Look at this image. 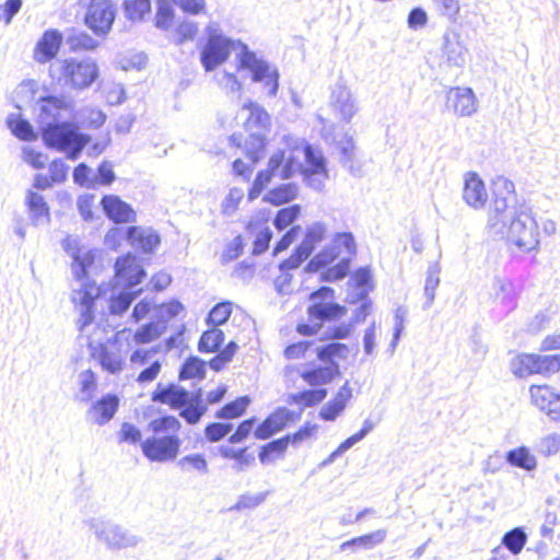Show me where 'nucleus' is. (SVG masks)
Returning a JSON list of instances; mask_svg holds the SVG:
<instances>
[{"mask_svg": "<svg viewBox=\"0 0 560 560\" xmlns=\"http://www.w3.org/2000/svg\"><path fill=\"white\" fill-rule=\"evenodd\" d=\"M488 226L495 234H503L506 229V238L522 250L530 252L539 244L530 208L518 202L514 183L505 177L493 182V206Z\"/></svg>", "mask_w": 560, "mask_h": 560, "instance_id": "1", "label": "nucleus"}, {"mask_svg": "<svg viewBox=\"0 0 560 560\" xmlns=\"http://www.w3.org/2000/svg\"><path fill=\"white\" fill-rule=\"evenodd\" d=\"M37 110V121L45 145L65 153L70 161H77L92 137L80 131L71 119V100L57 95L40 96Z\"/></svg>", "mask_w": 560, "mask_h": 560, "instance_id": "2", "label": "nucleus"}, {"mask_svg": "<svg viewBox=\"0 0 560 560\" xmlns=\"http://www.w3.org/2000/svg\"><path fill=\"white\" fill-rule=\"evenodd\" d=\"M358 253L355 237L350 231L336 232L330 242L308 259L305 273H318L320 282L336 283L350 275Z\"/></svg>", "mask_w": 560, "mask_h": 560, "instance_id": "3", "label": "nucleus"}, {"mask_svg": "<svg viewBox=\"0 0 560 560\" xmlns=\"http://www.w3.org/2000/svg\"><path fill=\"white\" fill-rule=\"evenodd\" d=\"M152 435L141 442L143 456L152 463L173 462L177 458L183 444L178 432L180 421L172 415H165L149 422Z\"/></svg>", "mask_w": 560, "mask_h": 560, "instance_id": "4", "label": "nucleus"}, {"mask_svg": "<svg viewBox=\"0 0 560 560\" xmlns=\"http://www.w3.org/2000/svg\"><path fill=\"white\" fill-rule=\"evenodd\" d=\"M335 290L328 285H322L308 294L311 304L306 308L307 322L296 325V331L301 336H315L324 327L326 322H336L347 314V307L334 301Z\"/></svg>", "mask_w": 560, "mask_h": 560, "instance_id": "5", "label": "nucleus"}, {"mask_svg": "<svg viewBox=\"0 0 560 560\" xmlns=\"http://www.w3.org/2000/svg\"><path fill=\"white\" fill-rule=\"evenodd\" d=\"M244 45L241 39L226 36L219 23L210 22L197 43L200 63L206 72H212L228 61L233 50L238 52Z\"/></svg>", "mask_w": 560, "mask_h": 560, "instance_id": "6", "label": "nucleus"}, {"mask_svg": "<svg viewBox=\"0 0 560 560\" xmlns=\"http://www.w3.org/2000/svg\"><path fill=\"white\" fill-rule=\"evenodd\" d=\"M49 73L54 80L77 90L90 88L98 78V67L91 59L68 58L52 63Z\"/></svg>", "mask_w": 560, "mask_h": 560, "instance_id": "7", "label": "nucleus"}, {"mask_svg": "<svg viewBox=\"0 0 560 560\" xmlns=\"http://www.w3.org/2000/svg\"><path fill=\"white\" fill-rule=\"evenodd\" d=\"M236 68L238 71H248L250 80L261 83L267 89L269 97L277 96L280 80L278 68L262 57H258L248 45L242 46V50L236 52Z\"/></svg>", "mask_w": 560, "mask_h": 560, "instance_id": "8", "label": "nucleus"}, {"mask_svg": "<svg viewBox=\"0 0 560 560\" xmlns=\"http://www.w3.org/2000/svg\"><path fill=\"white\" fill-rule=\"evenodd\" d=\"M510 369L517 378L534 374L549 377L560 371V354L520 353L511 360Z\"/></svg>", "mask_w": 560, "mask_h": 560, "instance_id": "9", "label": "nucleus"}, {"mask_svg": "<svg viewBox=\"0 0 560 560\" xmlns=\"http://www.w3.org/2000/svg\"><path fill=\"white\" fill-rule=\"evenodd\" d=\"M88 525L96 539L103 542L109 550L135 547L140 541V538L128 529L108 520L93 517L88 521Z\"/></svg>", "mask_w": 560, "mask_h": 560, "instance_id": "10", "label": "nucleus"}, {"mask_svg": "<svg viewBox=\"0 0 560 560\" xmlns=\"http://www.w3.org/2000/svg\"><path fill=\"white\" fill-rule=\"evenodd\" d=\"M118 8L113 0H89L84 25L96 36L106 37L115 23Z\"/></svg>", "mask_w": 560, "mask_h": 560, "instance_id": "11", "label": "nucleus"}, {"mask_svg": "<svg viewBox=\"0 0 560 560\" xmlns=\"http://www.w3.org/2000/svg\"><path fill=\"white\" fill-rule=\"evenodd\" d=\"M302 152L304 155L302 167L303 180L310 188L320 191L324 187V182L329 176L327 159L319 147L308 142L302 147Z\"/></svg>", "mask_w": 560, "mask_h": 560, "instance_id": "12", "label": "nucleus"}, {"mask_svg": "<svg viewBox=\"0 0 560 560\" xmlns=\"http://www.w3.org/2000/svg\"><path fill=\"white\" fill-rule=\"evenodd\" d=\"M114 268L118 284L125 289L133 290L147 276L145 269L132 253L119 256Z\"/></svg>", "mask_w": 560, "mask_h": 560, "instance_id": "13", "label": "nucleus"}, {"mask_svg": "<svg viewBox=\"0 0 560 560\" xmlns=\"http://www.w3.org/2000/svg\"><path fill=\"white\" fill-rule=\"evenodd\" d=\"M104 215L114 223H135L137 213L132 206L117 195H104L101 199Z\"/></svg>", "mask_w": 560, "mask_h": 560, "instance_id": "14", "label": "nucleus"}, {"mask_svg": "<svg viewBox=\"0 0 560 560\" xmlns=\"http://www.w3.org/2000/svg\"><path fill=\"white\" fill-rule=\"evenodd\" d=\"M124 237L136 250L147 255L154 254L161 244V236L156 231L138 225L126 228Z\"/></svg>", "mask_w": 560, "mask_h": 560, "instance_id": "15", "label": "nucleus"}, {"mask_svg": "<svg viewBox=\"0 0 560 560\" xmlns=\"http://www.w3.org/2000/svg\"><path fill=\"white\" fill-rule=\"evenodd\" d=\"M532 400L536 407L553 421H560V394L555 393L549 385H532L529 388Z\"/></svg>", "mask_w": 560, "mask_h": 560, "instance_id": "16", "label": "nucleus"}, {"mask_svg": "<svg viewBox=\"0 0 560 560\" xmlns=\"http://www.w3.org/2000/svg\"><path fill=\"white\" fill-rule=\"evenodd\" d=\"M63 43V34L57 28L44 31L34 47V59L39 63L50 62L57 57Z\"/></svg>", "mask_w": 560, "mask_h": 560, "instance_id": "17", "label": "nucleus"}, {"mask_svg": "<svg viewBox=\"0 0 560 560\" xmlns=\"http://www.w3.org/2000/svg\"><path fill=\"white\" fill-rule=\"evenodd\" d=\"M446 107L459 116H471L477 110V100L471 88H451L446 94Z\"/></svg>", "mask_w": 560, "mask_h": 560, "instance_id": "18", "label": "nucleus"}, {"mask_svg": "<svg viewBox=\"0 0 560 560\" xmlns=\"http://www.w3.org/2000/svg\"><path fill=\"white\" fill-rule=\"evenodd\" d=\"M329 101L340 119L350 122L358 110L350 90L343 83L337 82L331 89Z\"/></svg>", "mask_w": 560, "mask_h": 560, "instance_id": "19", "label": "nucleus"}, {"mask_svg": "<svg viewBox=\"0 0 560 560\" xmlns=\"http://www.w3.org/2000/svg\"><path fill=\"white\" fill-rule=\"evenodd\" d=\"M188 389L171 382L168 384L158 383L156 388L151 394L153 402L167 405L171 409H178L187 401Z\"/></svg>", "mask_w": 560, "mask_h": 560, "instance_id": "20", "label": "nucleus"}, {"mask_svg": "<svg viewBox=\"0 0 560 560\" xmlns=\"http://www.w3.org/2000/svg\"><path fill=\"white\" fill-rule=\"evenodd\" d=\"M118 408V396L116 394L108 393L92 404L86 416L93 423L97 425H105L115 417Z\"/></svg>", "mask_w": 560, "mask_h": 560, "instance_id": "21", "label": "nucleus"}, {"mask_svg": "<svg viewBox=\"0 0 560 560\" xmlns=\"http://www.w3.org/2000/svg\"><path fill=\"white\" fill-rule=\"evenodd\" d=\"M352 398V388L347 381L336 393V395L322 406L318 417L323 421L332 422L340 417Z\"/></svg>", "mask_w": 560, "mask_h": 560, "instance_id": "22", "label": "nucleus"}, {"mask_svg": "<svg viewBox=\"0 0 560 560\" xmlns=\"http://www.w3.org/2000/svg\"><path fill=\"white\" fill-rule=\"evenodd\" d=\"M463 199L475 209L482 208L488 199L485 183L476 172H468L465 176Z\"/></svg>", "mask_w": 560, "mask_h": 560, "instance_id": "23", "label": "nucleus"}, {"mask_svg": "<svg viewBox=\"0 0 560 560\" xmlns=\"http://www.w3.org/2000/svg\"><path fill=\"white\" fill-rule=\"evenodd\" d=\"M242 109L248 112L244 124L246 131H260L266 133V131L269 130L271 116L260 104L248 100L243 104Z\"/></svg>", "mask_w": 560, "mask_h": 560, "instance_id": "24", "label": "nucleus"}, {"mask_svg": "<svg viewBox=\"0 0 560 560\" xmlns=\"http://www.w3.org/2000/svg\"><path fill=\"white\" fill-rule=\"evenodd\" d=\"M25 206L31 223L34 226L50 222V211L47 201L40 194L28 189L25 196Z\"/></svg>", "mask_w": 560, "mask_h": 560, "instance_id": "25", "label": "nucleus"}, {"mask_svg": "<svg viewBox=\"0 0 560 560\" xmlns=\"http://www.w3.org/2000/svg\"><path fill=\"white\" fill-rule=\"evenodd\" d=\"M106 114L96 107L83 106L77 110L71 101V119L80 130L81 128L97 129L106 121Z\"/></svg>", "mask_w": 560, "mask_h": 560, "instance_id": "26", "label": "nucleus"}, {"mask_svg": "<svg viewBox=\"0 0 560 560\" xmlns=\"http://www.w3.org/2000/svg\"><path fill=\"white\" fill-rule=\"evenodd\" d=\"M328 390L325 387L307 388L296 393L287 395L285 402L288 405H296L302 409L315 407L322 404L327 397Z\"/></svg>", "mask_w": 560, "mask_h": 560, "instance_id": "27", "label": "nucleus"}, {"mask_svg": "<svg viewBox=\"0 0 560 560\" xmlns=\"http://www.w3.org/2000/svg\"><path fill=\"white\" fill-rule=\"evenodd\" d=\"M92 355L97 360L101 368L109 374H118L125 366L121 354L110 350L105 343H100L94 348Z\"/></svg>", "mask_w": 560, "mask_h": 560, "instance_id": "28", "label": "nucleus"}, {"mask_svg": "<svg viewBox=\"0 0 560 560\" xmlns=\"http://www.w3.org/2000/svg\"><path fill=\"white\" fill-rule=\"evenodd\" d=\"M337 363L331 365H312L302 371L301 377L308 385H325L331 383L339 375Z\"/></svg>", "mask_w": 560, "mask_h": 560, "instance_id": "29", "label": "nucleus"}, {"mask_svg": "<svg viewBox=\"0 0 560 560\" xmlns=\"http://www.w3.org/2000/svg\"><path fill=\"white\" fill-rule=\"evenodd\" d=\"M386 536L387 532L385 529H377L343 541L339 549L340 551L350 550L352 552H357L359 550H371L377 545H381L386 539Z\"/></svg>", "mask_w": 560, "mask_h": 560, "instance_id": "30", "label": "nucleus"}, {"mask_svg": "<svg viewBox=\"0 0 560 560\" xmlns=\"http://www.w3.org/2000/svg\"><path fill=\"white\" fill-rule=\"evenodd\" d=\"M299 195V186L295 183L280 184L268 190L262 201L275 207H279L294 200Z\"/></svg>", "mask_w": 560, "mask_h": 560, "instance_id": "31", "label": "nucleus"}, {"mask_svg": "<svg viewBox=\"0 0 560 560\" xmlns=\"http://www.w3.org/2000/svg\"><path fill=\"white\" fill-rule=\"evenodd\" d=\"M505 462L525 471H534L537 468V459L525 445L512 448L505 453Z\"/></svg>", "mask_w": 560, "mask_h": 560, "instance_id": "32", "label": "nucleus"}, {"mask_svg": "<svg viewBox=\"0 0 560 560\" xmlns=\"http://www.w3.org/2000/svg\"><path fill=\"white\" fill-rule=\"evenodd\" d=\"M207 374V361L199 358L198 355H189L180 364L178 371L179 381H202L206 378Z\"/></svg>", "mask_w": 560, "mask_h": 560, "instance_id": "33", "label": "nucleus"}, {"mask_svg": "<svg viewBox=\"0 0 560 560\" xmlns=\"http://www.w3.org/2000/svg\"><path fill=\"white\" fill-rule=\"evenodd\" d=\"M121 10L127 21L141 23L152 11V0H124Z\"/></svg>", "mask_w": 560, "mask_h": 560, "instance_id": "34", "label": "nucleus"}, {"mask_svg": "<svg viewBox=\"0 0 560 560\" xmlns=\"http://www.w3.org/2000/svg\"><path fill=\"white\" fill-rule=\"evenodd\" d=\"M326 234L327 226L324 222H313L306 226L303 240L298 246L312 256L316 246L325 240Z\"/></svg>", "mask_w": 560, "mask_h": 560, "instance_id": "35", "label": "nucleus"}, {"mask_svg": "<svg viewBox=\"0 0 560 560\" xmlns=\"http://www.w3.org/2000/svg\"><path fill=\"white\" fill-rule=\"evenodd\" d=\"M5 122L11 133L22 141H33L37 137L33 125L21 114H10Z\"/></svg>", "mask_w": 560, "mask_h": 560, "instance_id": "36", "label": "nucleus"}, {"mask_svg": "<svg viewBox=\"0 0 560 560\" xmlns=\"http://www.w3.org/2000/svg\"><path fill=\"white\" fill-rule=\"evenodd\" d=\"M164 320H160L156 316L150 322L141 325L133 335V340L137 345H144L152 342L160 338L166 330Z\"/></svg>", "mask_w": 560, "mask_h": 560, "instance_id": "37", "label": "nucleus"}, {"mask_svg": "<svg viewBox=\"0 0 560 560\" xmlns=\"http://www.w3.org/2000/svg\"><path fill=\"white\" fill-rule=\"evenodd\" d=\"M219 454L222 458L234 459L232 468L235 471H243L255 463V456L247 452V447L234 448L228 445L219 446Z\"/></svg>", "mask_w": 560, "mask_h": 560, "instance_id": "38", "label": "nucleus"}, {"mask_svg": "<svg viewBox=\"0 0 560 560\" xmlns=\"http://www.w3.org/2000/svg\"><path fill=\"white\" fill-rule=\"evenodd\" d=\"M250 402L252 399L249 396H240L219 408L215 411L214 417L220 420H232L241 418L243 415H245Z\"/></svg>", "mask_w": 560, "mask_h": 560, "instance_id": "39", "label": "nucleus"}, {"mask_svg": "<svg viewBox=\"0 0 560 560\" xmlns=\"http://www.w3.org/2000/svg\"><path fill=\"white\" fill-rule=\"evenodd\" d=\"M224 340L225 335L222 329L209 327L200 335L197 349L200 353H214L222 347Z\"/></svg>", "mask_w": 560, "mask_h": 560, "instance_id": "40", "label": "nucleus"}, {"mask_svg": "<svg viewBox=\"0 0 560 560\" xmlns=\"http://www.w3.org/2000/svg\"><path fill=\"white\" fill-rule=\"evenodd\" d=\"M141 293V290L133 291L130 289L121 288V290L113 294L108 302V310L112 315L121 316L124 315L137 296Z\"/></svg>", "mask_w": 560, "mask_h": 560, "instance_id": "41", "label": "nucleus"}, {"mask_svg": "<svg viewBox=\"0 0 560 560\" xmlns=\"http://www.w3.org/2000/svg\"><path fill=\"white\" fill-rule=\"evenodd\" d=\"M459 35L455 32H446L443 36V51L447 57V61L457 67L465 63L464 48L458 42Z\"/></svg>", "mask_w": 560, "mask_h": 560, "instance_id": "42", "label": "nucleus"}, {"mask_svg": "<svg viewBox=\"0 0 560 560\" xmlns=\"http://www.w3.org/2000/svg\"><path fill=\"white\" fill-rule=\"evenodd\" d=\"M289 445L290 444L284 435L279 439L269 441L259 447V462L262 465H266L273 462L276 458L282 457L285 454Z\"/></svg>", "mask_w": 560, "mask_h": 560, "instance_id": "43", "label": "nucleus"}, {"mask_svg": "<svg viewBox=\"0 0 560 560\" xmlns=\"http://www.w3.org/2000/svg\"><path fill=\"white\" fill-rule=\"evenodd\" d=\"M66 44L71 51H92L98 47V42L85 31L72 28L66 37Z\"/></svg>", "mask_w": 560, "mask_h": 560, "instance_id": "44", "label": "nucleus"}, {"mask_svg": "<svg viewBox=\"0 0 560 560\" xmlns=\"http://www.w3.org/2000/svg\"><path fill=\"white\" fill-rule=\"evenodd\" d=\"M97 250L92 248L72 258V273L79 281L89 279L90 268L94 265Z\"/></svg>", "mask_w": 560, "mask_h": 560, "instance_id": "45", "label": "nucleus"}, {"mask_svg": "<svg viewBox=\"0 0 560 560\" xmlns=\"http://www.w3.org/2000/svg\"><path fill=\"white\" fill-rule=\"evenodd\" d=\"M248 132H249V135L245 139V142H244L245 155L252 162H258L261 159L265 148L267 145V138H266L265 132H260V131H248Z\"/></svg>", "mask_w": 560, "mask_h": 560, "instance_id": "46", "label": "nucleus"}, {"mask_svg": "<svg viewBox=\"0 0 560 560\" xmlns=\"http://www.w3.org/2000/svg\"><path fill=\"white\" fill-rule=\"evenodd\" d=\"M176 465L184 472L196 471L202 476L209 472V464L203 453L185 455L177 460Z\"/></svg>", "mask_w": 560, "mask_h": 560, "instance_id": "47", "label": "nucleus"}, {"mask_svg": "<svg viewBox=\"0 0 560 560\" xmlns=\"http://www.w3.org/2000/svg\"><path fill=\"white\" fill-rule=\"evenodd\" d=\"M527 542V534L522 526L508 530L501 539V544L512 555H518Z\"/></svg>", "mask_w": 560, "mask_h": 560, "instance_id": "48", "label": "nucleus"}, {"mask_svg": "<svg viewBox=\"0 0 560 560\" xmlns=\"http://www.w3.org/2000/svg\"><path fill=\"white\" fill-rule=\"evenodd\" d=\"M174 3L170 0H156V11L154 16V26L162 31H167L174 21Z\"/></svg>", "mask_w": 560, "mask_h": 560, "instance_id": "49", "label": "nucleus"}, {"mask_svg": "<svg viewBox=\"0 0 560 560\" xmlns=\"http://www.w3.org/2000/svg\"><path fill=\"white\" fill-rule=\"evenodd\" d=\"M440 272L441 268L438 262L431 264L427 270V278L424 283V295L427 301L424 302L422 308L428 310L434 302L435 291L440 285Z\"/></svg>", "mask_w": 560, "mask_h": 560, "instance_id": "50", "label": "nucleus"}, {"mask_svg": "<svg viewBox=\"0 0 560 560\" xmlns=\"http://www.w3.org/2000/svg\"><path fill=\"white\" fill-rule=\"evenodd\" d=\"M232 303L222 301L213 305L207 314L206 324L208 327H217L224 325L231 317Z\"/></svg>", "mask_w": 560, "mask_h": 560, "instance_id": "51", "label": "nucleus"}, {"mask_svg": "<svg viewBox=\"0 0 560 560\" xmlns=\"http://www.w3.org/2000/svg\"><path fill=\"white\" fill-rule=\"evenodd\" d=\"M372 271L371 268L360 267L350 277L349 283L358 290L355 296L368 298L369 291L372 289Z\"/></svg>", "mask_w": 560, "mask_h": 560, "instance_id": "52", "label": "nucleus"}, {"mask_svg": "<svg viewBox=\"0 0 560 560\" xmlns=\"http://www.w3.org/2000/svg\"><path fill=\"white\" fill-rule=\"evenodd\" d=\"M301 214V206L300 205H291L289 207L281 208L277 211L273 218V226L278 231L285 230L289 225H291Z\"/></svg>", "mask_w": 560, "mask_h": 560, "instance_id": "53", "label": "nucleus"}, {"mask_svg": "<svg viewBox=\"0 0 560 560\" xmlns=\"http://www.w3.org/2000/svg\"><path fill=\"white\" fill-rule=\"evenodd\" d=\"M179 417L185 420L189 425H195L200 422L202 417L208 411L207 404H183L178 409Z\"/></svg>", "mask_w": 560, "mask_h": 560, "instance_id": "54", "label": "nucleus"}, {"mask_svg": "<svg viewBox=\"0 0 560 560\" xmlns=\"http://www.w3.org/2000/svg\"><path fill=\"white\" fill-rule=\"evenodd\" d=\"M234 424L231 422H209L203 430L205 439L209 443H217L230 435Z\"/></svg>", "mask_w": 560, "mask_h": 560, "instance_id": "55", "label": "nucleus"}, {"mask_svg": "<svg viewBox=\"0 0 560 560\" xmlns=\"http://www.w3.org/2000/svg\"><path fill=\"white\" fill-rule=\"evenodd\" d=\"M94 174L92 168L84 162L79 163L74 168L72 173L73 182L81 186L89 189L95 188V180H94Z\"/></svg>", "mask_w": 560, "mask_h": 560, "instance_id": "56", "label": "nucleus"}, {"mask_svg": "<svg viewBox=\"0 0 560 560\" xmlns=\"http://www.w3.org/2000/svg\"><path fill=\"white\" fill-rule=\"evenodd\" d=\"M560 451V434L551 433L541 438L536 444V452L545 457L556 455Z\"/></svg>", "mask_w": 560, "mask_h": 560, "instance_id": "57", "label": "nucleus"}, {"mask_svg": "<svg viewBox=\"0 0 560 560\" xmlns=\"http://www.w3.org/2000/svg\"><path fill=\"white\" fill-rule=\"evenodd\" d=\"M80 393L79 398L83 402L92 399L93 392L96 388V376L91 370L84 371L79 375Z\"/></svg>", "mask_w": 560, "mask_h": 560, "instance_id": "58", "label": "nucleus"}, {"mask_svg": "<svg viewBox=\"0 0 560 560\" xmlns=\"http://www.w3.org/2000/svg\"><path fill=\"white\" fill-rule=\"evenodd\" d=\"M311 256L308 253L304 252L298 245L293 248L290 257L281 260L278 265L280 271H291L298 269L304 261H306Z\"/></svg>", "mask_w": 560, "mask_h": 560, "instance_id": "59", "label": "nucleus"}, {"mask_svg": "<svg viewBox=\"0 0 560 560\" xmlns=\"http://www.w3.org/2000/svg\"><path fill=\"white\" fill-rule=\"evenodd\" d=\"M256 421V417H250L241 421L236 427L235 431L229 435V443L238 444L244 442L252 432L254 433Z\"/></svg>", "mask_w": 560, "mask_h": 560, "instance_id": "60", "label": "nucleus"}, {"mask_svg": "<svg viewBox=\"0 0 560 560\" xmlns=\"http://www.w3.org/2000/svg\"><path fill=\"white\" fill-rule=\"evenodd\" d=\"M198 23L192 21H183L176 27L174 44L180 46L188 40H192L198 34Z\"/></svg>", "mask_w": 560, "mask_h": 560, "instance_id": "61", "label": "nucleus"}, {"mask_svg": "<svg viewBox=\"0 0 560 560\" xmlns=\"http://www.w3.org/2000/svg\"><path fill=\"white\" fill-rule=\"evenodd\" d=\"M142 433L141 430L133 423L122 422L120 430L118 432V442L119 443H128V444H140L142 442Z\"/></svg>", "mask_w": 560, "mask_h": 560, "instance_id": "62", "label": "nucleus"}, {"mask_svg": "<svg viewBox=\"0 0 560 560\" xmlns=\"http://www.w3.org/2000/svg\"><path fill=\"white\" fill-rule=\"evenodd\" d=\"M319 427L316 423H311L306 421L303 425H301L295 432L285 434V439L289 444L298 445L303 441L314 436L318 431Z\"/></svg>", "mask_w": 560, "mask_h": 560, "instance_id": "63", "label": "nucleus"}, {"mask_svg": "<svg viewBox=\"0 0 560 560\" xmlns=\"http://www.w3.org/2000/svg\"><path fill=\"white\" fill-rule=\"evenodd\" d=\"M94 180H95V188L97 186H109L112 185L115 179L116 175L113 168V164L104 160L96 168V172L94 173Z\"/></svg>", "mask_w": 560, "mask_h": 560, "instance_id": "64", "label": "nucleus"}]
</instances>
